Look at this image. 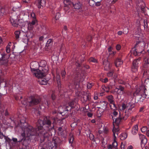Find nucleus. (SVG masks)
<instances>
[{"instance_id":"nucleus-1","label":"nucleus","mask_w":149,"mask_h":149,"mask_svg":"<svg viewBox=\"0 0 149 149\" xmlns=\"http://www.w3.org/2000/svg\"><path fill=\"white\" fill-rule=\"evenodd\" d=\"M21 123L24 124L25 123L26 125H23L22 126V129L24 130V132L21 134L22 138L19 141V143L22 142L23 140L24 139L25 136L30 137L31 136L35 135H39L40 134L44 136V138L47 137L45 135L47 133V130L50 131L54 128V125L53 124L52 125V123L47 118H45L42 120L39 119L38 120L37 124L38 128L34 129L32 126L28 125L26 123L25 120H21Z\"/></svg>"},{"instance_id":"nucleus-2","label":"nucleus","mask_w":149,"mask_h":149,"mask_svg":"<svg viewBox=\"0 0 149 149\" xmlns=\"http://www.w3.org/2000/svg\"><path fill=\"white\" fill-rule=\"evenodd\" d=\"M46 62L41 61L39 64L36 63H32L31 65V71L36 77H42L45 75L48 71V69L46 66Z\"/></svg>"},{"instance_id":"nucleus-3","label":"nucleus","mask_w":149,"mask_h":149,"mask_svg":"<svg viewBox=\"0 0 149 149\" xmlns=\"http://www.w3.org/2000/svg\"><path fill=\"white\" fill-rule=\"evenodd\" d=\"M145 43L143 41L139 42L137 43L133 48L131 52L135 56H141L145 53L144 50Z\"/></svg>"},{"instance_id":"nucleus-4","label":"nucleus","mask_w":149,"mask_h":149,"mask_svg":"<svg viewBox=\"0 0 149 149\" xmlns=\"http://www.w3.org/2000/svg\"><path fill=\"white\" fill-rule=\"evenodd\" d=\"M41 101L40 97H29L26 100H24L22 102V104L27 106L29 105L30 106H32L39 104Z\"/></svg>"},{"instance_id":"nucleus-5","label":"nucleus","mask_w":149,"mask_h":149,"mask_svg":"<svg viewBox=\"0 0 149 149\" xmlns=\"http://www.w3.org/2000/svg\"><path fill=\"white\" fill-rule=\"evenodd\" d=\"M134 107L135 104L132 102H130L126 104L123 103L120 108L123 110L127 108L126 111H129V113H131L132 112L133 109Z\"/></svg>"},{"instance_id":"nucleus-6","label":"nucleus","mask_w":149,"mask_h":149,"mask_svg":"<svg viewBox=\"0 0 149 149\" xmlns=\"http://www.w3.org/2000/svg\"><path fill=\"white\" fill-rule=\"evenodd\" d=\"M141 57H140L137 59H135L133 61L132 65L131 67L132 71L134 72H136L137 71L139 65L141 63Z\"/></svg>"},{"instance_id":"nucleus-7","label":"nucleus","mask_w":149,"mask_h":149,"mask_svg":"<svg viewBox=\"0 0 149 149\" xmlns=\"http://www.w3.org/2000/svg\"><path fill=\"white\" fill-rule=\"evenodd\" d=\"M114 91L118 95L124 94L127 93V90L124 87L121 85L117 86L114 89Z\"/></svg>"},{"instance_id":"nucleus-8","label":"nucleus","mask_w":149,"mask_h":149,"mask_svg":"<svg viewBox=\"0 0 149 149\" xmlns=\"http://www.w3.org/2000/svg\"><path fill=\"white\" fill-rule=\"evenodd\" d=\"M119 130L118 128V127L117 128H114V127L112 130L113 136L114 137V141L112 143V146L115 147L117 146L118 145L117 142L116 141H115V140L116 138V134L117 136L118 135Z\"/></svg>"},{"instance_id":"nucleus-9","label":"nucleus","mask_w":149,"mask_h":149,"mask_svg":"<svg viewBox=\"0 0 149 149\" xmlns=\"http://www.w3.org/2000/svg\"><path fill=\"white\" fill-rule=\"evenodd\" d=\"M139 139L141 141V146L142 147L145 146L146 144L147 141V139L146 138L145 136L141 134H139Z\"/></svg>"},{"instance_id":"nucleus-10","label":"nucleus","mask_w":149,"mask_h":149,"mask_svg":"<svg viewBox=\"0 0 149 149\" xmlns=\"http://www.w3.org/2000/svg\"><path fill=\"white\" fill-rule=\"evenodd\" d=\"M91 99V96L89 93H85L81 98V100L83 102H86L87 100H90Z\"/></svg>"},{"instance_id":"nucleus-11","label":"nucleus","mask_w":149,"mask_h":149,"mask_svg":"<svg viewBox=\"0 0 149 149\" xmlns=\"http://www.w3.org/2000/svg\"><path fill=\"white\" fill-rule=\"evenodd\" d=\"M75 103V102L72 101L69 103L68 104L67 107H65V110H69L74 107V106Z\"/></svg>"},{"instance_id":"nucleus-12","label":"nucleus","mask_w":149,"mask_h":149,"mask_svg":"<svg viewBox=\"0 0 149 149\" xmlns=\"http://www.w3.org/2000/svg\"><path fill=\"white\" fill-rule=\"evenodd\" d=\"M5 55L3 54L2 55V58L0 60V64L4 65L5 66H7L8 62V60L7 59H5Z\"/></svg>"},{"instance_id":"nucleus-13","label":"nucleus","mask_w":149,"mask_h":149,"mask_svg":"<svg viewBox=\"0 0 149 149\" xmlns=\"http://www.w3.org/2000/svg\"><path fill=\"white\" fill-rule=\"evenodd\" d=\"M25 34V39H26L27 40H28L30 38H32L33 35L32 31L30 30L27 31Z\"/></svg>"},{"instance_id":"nucleus-14","label":"nucleus","mask_w":149,"mask_h":149,"mask_svg":"<svg viewBox=\"0 0 149 149\" xmlns=\"http://www.w3.org/2000/svg\"><path fill=\"white\" fill-rule=\"evenodd\" d=\"M45 75L42 77H37L39 78L38 81L40 84L43 85H45L47 84V81L46 79L43 78Z\"/></svg>"},{"instance_id":"nucleus-15","label":"nucleus","mask_w":149,"mask_h":149,"mask_svg":"<svg viewBox=\"0 0 149 149\" xmlns=\"http://www.w3.org/2000/svg\"><path fill=\"white\" fill-rule=\"evenodd\" d=\"M103 64L104 67V69L107 70L109 69L111 66L110 63L107 60H104L103 62Z\"/></svg>"},{"instance_id":"nucleus-16","label":"nucleus","mask_w":149,"mask_h":149,"mask_svg":"<svg viewBox=\"0 0 149 149\" xmlns=\"http://www.w3.org/2000/svg\"><path fill=\"white\" fill-rule=\"evenodd\" d=\"M114 63L116 67H118L123 64V61L121 60V59L117 58L115 60Z\"/></svg>"},{"instance_id":"nucleus-17","label":"nucleus","mask_w":149,"mask_h":149,"mask_svg":"<svg viewBox=\"0 0 149 149\" xmlns=\"http://www.w3.org/2000/svg\"><path fill=\"white\" fill-rule=\"evenodd\" d=\"M130 113L129 111H126V110L125 112L122 115H121V117L123 119L126 120L128 117Z\"/></svg>"},{"instance_id":"nucleus-18","label":"nucleus","mask_w":149,"mask_h":149,"mask_svg":"<svg viewBox=\"0 0 149 149\" xmlns=\"http://www.w3.org/2000/svg\"><path fill=\"white\" fill-rule=\"evenodd\" d=\"M45 0H40L38 1V6L39 8H40L41 7L44 6L45 5Z\"/></svg>"},{"instance_id":"nucleus-19","label":"nucleus","mask_w":149,"mask_h":149,"mask_svg":"<svg viewBox=\"0 0 149 149\" xmlns=\"http://www.w3.org/2000/svg\"><path fill=\"white\" fill-rule=\"evenodd\" d=\"M67 105L63 106V107L61 106L59 107L58 108V111L61 114H62V113L66 111H68V110H65V107H67Z\"/></svg>"},{"instance_id":"nucleus-20","label":"nucleus","mask_w":149,"mask_h":149,"mask_svg":"<svg viewBox=\"0 0 149 149\" xmlns=\"http://www.w3.org/2000/svg\"><path fill=\"white\" fill-rule=\"evenodd\" d=\"M58 139L57 137H54L53 138L52 143L54 144V146L56 147L57 146Z\"/></svg>"},{"instance_id":"nucleus-21","label":"nucleus","mask_w":149,"mask_h":149,"mask_svg":"<svg viewBox=\"0 0 149 149\" xmlns=\"http://www.w3.org/2000/svg\"><path fill=\"white\" fill-rule=\"evenodd\" d=\"M10 21L13 26L16 27H18V24L17 23L16 21L12 17H10Z\"/></svg>"},{"instance_id":"nucleus-22","label":"nucleus","mask_w":149,"mask_h":149,"mask_svg":"<svg viewBox=\"0 0 149 149\" xmlns=\"http://www.w3.org/2000/svg\"><path fill=\"white\" fill-rule=\"evenodd\" d=\"M138 126L136 125L133 128L132 130V133L133 135L136 134L138 131Z\"/></svg>"},{"instance_id":"nucleus-23","label":"nucleus","mask_w":149,"mask_h":149,"mask_svg":"<svg viewBox=\"0 0 149 149\" xmlns=\"http://www.w3.org/2000/svg\"><path fill=\"white\" fill-rule=\"evenodd\" d=\"M107 98L110 103H113L114 101V99L113 96L111 95H109L107 97Z\"/></svg>"},{"instance_id":"nucleus-24","label":"nucleus","mask_w":149,"mask_h":149,"mask_svg":"<svg viewBox=\"0 0 149 149\" xmlns=\"http://www.w3.org/2000/svg\"><path fill=\"white\" fill-rule=\"evenodd\" d=\"M82 4L80 2H77L73 4L74 8L76 9H79L81 7Z\"/></svg>"},{"instance_id":"nucleus-25","label":"nucleus","mask_w":149,"mask_h":149,"mask_svg":"<svg viewBox=\"0 0 149 149\" xmlns=\"http://www.w3.org/2000/svg\"><path fill=\"white\" fill-rule=\"evenodd\" d=\"M52 45V40L51 39H49L48 40L46 43V47L50 48Z\"/></svg>"},{"instance_id":"nucleus-26","label":"nucleus","mask_w":149,"mask_h":149,"mask_svg":"<svg viewBox=\"0 0 149 149\" xmlns=\"http://www.w3.org/2000/svg\"><path fill=\"white\" fill-rule=\"evenodd\" d=\"M56 80L58 87H60L61 86V82L60 81V76L58 74H56Z\"/></svg>"},{"instance_id":"nucleus-27","label":"nucleus","mask_w":149,"mask_h":149,"mask_svg":"<svg viewBox=\"0 0 149 149\" xmlns=\"http://www.w3.org/2000/svg\"><path fill=\"white\" fill-rule=\"evenodd\" d=\"M120 115L118 118H116L115 120V123L118 125L120 123V122L121 120L123 119L121 117V115H120Z\"/></svg>"},{"instance_id":"nucleus-28","label":"nucleus","mask_w":149,"mask_h":149,"mask_svg":"<svg viewBox=\"0 0 149 149\" xmlns=\"http://www.w3.org/2000/svg\"><path fill=\"white\" fill-rule=\"evenodd\" d=\"M141 89L143 88V93L145 95V96L149 97V91H147L146 89L145 88V87L143 86L141 87Z\"/></svg>"},{"instance_id":"nucleus-29","label":"nucleus","mask_w":149,"mask_h":149,"mask_svg":"<svg viewBox=\"0 0 149 149\" xmlns=\"http://www.w3.org/2000/svg\"><path fill=\"white\" fill-rule=\"evenodd\" d=\"M110 104V106L111 109H113V110H115L117 109V107L114 103V102L113 103L112 102Z\"/></svg>"},{"instance_id":"nucleus-30","label":"nucleus","mask_w":149,"mask_h":149,"mask_svg":"<svg viewBox=\"0 0 149 149\" xmlns=\"http://www.w3.org/2000/svg\"><path fill=\"white\" fill-rule=\"evenodd\" d=\"M127 137V135L126 133H122L120 134V139L122 140H124Z\"/></svg>"},{"instance_id":"nucleus-31","label":"nucleus","mask_w":149,"mask_h":149,"mask_svg":"<svg viewBox=\"0 0 149 149\" xmlns=\"http://www.w3.org/2000/svg\"><path fill=\"white\" fill-rule=\"evenodd\" d=\"M34 25L29 22L28 25V30H32L34 27Z\"/></svg>"},{"instance_id":"nucleus-32","label":"nucleus","mask_w":149,"mask_h":149,"mask_svg":"<svg viewBox=\"0 0 149 149\" xmlns=\"http://www.w3.org/2000/svg\"><path fill=\"white\" fill-rule=\"evenodd\" d=\"M89 61L90 62H92L94 63H97V60L93 57L90 58L89 59Z\"/></svg>"},{"instance_id":"nucleus-33","label":"nucleus","mask_w":149,"mask_h":149,"mask_svg":"<svg viewBox=\"0 0 149 149\" xmlns=\"http://www.w3.org/2000/svg\"><path fill=\"white\" fill-rule=\"evenodd\" d=\"M95 2V1H94V0H89L88 3L91 6H93L94 5Z\"/></svg>"},{"instance_id":"nucleus-34","label":"nucleus","mask_w":149,"mask_h":149,"mask_svg":"<svg viewBox=\"0 0 149 149\" xmlns=\"http://www.w3.org/2000/svg\"><path fill=\"white\" fill-rule=\"evenodd\" d=\"M144 25L143 26L144 29H147L148 28V22L147 20H144L143 21Z\"/></svg>"},{"instance_id":"nucleus-35","label":"nucleus","mask_w":149,"mask_h":149,"mask_svg":"<svg viewBox=\"0 0 149 149\" xmlns=\"http://www.w3.org/2000/svg\"><path fill=\"white\" fill-rule=\"evenodd\" d=\"M20 33V32L19 31H16L15 32V37L17 39L19 38Z\"/></svg>"},{"instance_id":"nucleus-36","label":"nucleus","mask_w":149,"mask_h":149,"mask_svg":"<svg viewBox=\"0 0 149 149\" xmlns=\"http://www.w3.org/2000/svg\"><path fill=\"white\" fill-rule=\"evenodd\" d=\"M5 12V9L3 8H0V15L3 16Z\"/></svg>"},{"instance_id":"nucleus-37","label":"nucleus","mask_w":149,"mask_h":149,"mask_svg":"<svg viewBox=\"0 0 149 149\" xmlns=\"http://www.w3.org/2000/svg\"><path fill=\"white\" fill-rule=\"evenodd\" d=\"M102 0H99L98 1H95V5L97 6H99L101 5V2Z\"/></svg>"},{"instance_id":"nucleus-38","label":"nucleus","mask_w":149,"mask_h":149,"mask_svg":"<svg viewBox=\"0 0 149 149\" xmlns=\"http://www.w3.org/2000/svg\"><path fill=\"white\" fill-rule=\"evenodd\" d=\"M10 45L8 44L6 47V51L7 53H9L10 52Z\"/></svg>"},{"instance_id":"nucleus-39","label":"nucleus","mask_w":149,"mask_h":149,"mask_svg":"<svg viewBox=\"0 0 149 149\" xmlns=\"http://www.w3.org/2000/svg\"><path fill=\"white\" fill-rule=\"evenodd\" d=\"M23 145H24L25 147H27L28 145V143L27 141L25 139H23Z\"/></svg>"},{"instance_id":"nucleus-40","label":"nucleus","mask_w":149,"mask_h":149,"mask_svg":"<svg viewBox=\"0 0 149 149\" xmlns=\"http://www.w3.org/2000/svg\"><path fill=\"white\" fill-rule=\"evenodd\" d=\"M61 14L59 13H56L55 17L56 20L58 19L60 17Z\"/></svg>"},{"instance_id":"nucleus-41","label":"nucleus","mask_w":149,"mask_h":149,"mask_svg":"<svg viewBox=\"0 0 149 149\" xmlns=\"http://www.w3.org/2000/svg\"><path fill=\"white\" fill-rule=\"evenodd\" d=\"M141 91V88H136L135 92L134 93V94H136V95H137L140 92V91Z\"/></svg>"},{"instance_id":"nucleus-42","label":"nucleus","mask_w":149,"mask_h":149,"mask_svg":"<svg viewBox=\"0 0 149 149\" xmlns=\"http://www.w3.org/2000/svg\"><path fill=\"white\" fill-rule=\"evenodd\" d=\"M147 130V127H146L145 126L143 127L141 129V131L143 132H146Z\"/></svg>"},{"instance_id":"nucleus-43","label":"nucleus","mask_w":149,"mask_h":149,"mask_svg":"<svg viewBox=\"0 0 149 149\" xmlns=\"http://www.w3.org/2000/svg\"><path fill=\"white\" fill-rule=\"evenodd\" d=\"M66 74V72L65 70H62L61 72V75L63 78H64Z\"/></svg>"},{"instance_id":"nucleus-44","label":"nucleus","mask_w":149,"mask_h":149,"mask_svg":"<svg viewBox=\"0 0 149 149\" xmlns=\"http://www.w3.org/2000/svg\"><path fill=\"white\" fill-rule=\"evenodd\" d=\"M89 137L90 139L91 140H93L94 138V137L93 134L92 133H90L89 135Z\"/></svg>"},{"instance_id":"nucleus-45","label":"nucleus","mask_w":149,"mask_h":149,"mask_svg":"<svg viewBox=\"0 0 149 149\" xmlns=\"http://www.w3.org/2000/svg\"><path fill=\"white\" fill-rule=\"evenodd\" d=\"M36 22H37V20L36 19H33L32 20L31 22H30L29 23H30V24H31L34 25Z\"/></svg>"},{"instance_id":"nucleus-46","label":"nucleus","mask_w":149,"mask_h":149,"mask_svg":"<svg viewBox=\"0 0 149 149\" xmlns=\"http://www.w3.org/2000/svg\"><path fill=\"white\" fill-rule=\"evenodd\" d=\"M93 83H88L87 85V88L88 89H90L91 88L92 85H93Z\"/></svg>"},{"instance_id":"nucleus-47","label":"nucleus","mask_w":149,"mask_h":149,"mask_svg":"<svg viewBox=\"0 0 149 149\" xmlns=\"http://www.w3.org/2000/svg\"><path fill=\"white\" fill-rule=\"evenodd\" d=\"M144 61H145V64L147 65L149 64V59L146 58L144 59Z\"/></svg>"},{"instance_id":"nucleus-48","label":"nucleus","mask_w":149,"mask_h":149,"mask_svg":"<svg viewBox=\"0 0 149 149\" xmlns=\"http://www.w3.org/2000/svg\"><path fill=\"white\" fill-rule=\"evenodd\" d=\"M21 139L19 140L18 141H17V138H12V140L14 143H16L17 142H19V141Z\"/></svg>"},{"instance_id":"nucleus-49","label":"nucleus","mask_w":149,"mask_h":149,"mask_svg":"<svg viewBox=\"0 0 149 149\" xmlns=\"http://www.w3.org/2000/svg\"><path fill=\"white\" fill-rule=\"evenodd\" d=\"M22 22V21H19L18 24L19 25L22 26H24L25 25V23L24 22Z\"/></svg>"},{"instance_id":"nucleus-50","label":"nucleus","mask_w":149,"mask_h":149,"mask_svg":"<svg viewBox=\"0 0 149 149\" xmlns=\"http://www.w3.org/2000/svg\"><path fill=\"white\" fill-rule=\"evenodd\" d=\"M77 126V123L76 122L73 123L71 125V127L73 128L76 127Z\"/></svg>"},{"instance_id":"nucleus-51","label":"nucleus","mask_w":149,"mask_h":149,"mask_svg":"<svg viewBox=\"0 0 149 149\" xmlns=\"http://www.w3.org/2000/svg\"><path fill=\"white\" fill-rule=\"evenodd\" d=\"M23 2L24 3H30V0H22Z\"/></svg>"},{"instance_id":"nucleus-52","label":"nucleus","mask_w":149,"mask_h":149,"mask_svg":"<svg viewBox=\"0 0 149 149\" xmlns=\"http://www.w3.org/2000/svg\"><path fill=\"white\" fill-rule=\"evenodd\" d=\"M127 93H126V94H124L125 96H126L127 95L128 96H130L131 95V93L130 91H127Z\"/></svg>"},{"instance_id":"nucleus-53","label":"nucleus","mask_w":149,"mask_h":149,"mask_svg":"<svg viewBox=\"0 0 149 149\" xmlns=\"http://www.w3.org/2000/svg\"><path fill=\"white\" fill-rule=\"evenodd\" d=\"M49 103L48 101L47 100L46 101V102L45 104H43V105L44 107H46L48 106Z\"/></svg>"},{"instance_id":"nucleus-54","label":"nucleus","mask_w":149,"mask_h":149,"mask_svg":"<svg viewBox=\"0 0 149 149\" xmlns=\"http://www.w3.org/2000/svg\"><path fill=\"white\" fill-rule=\"evenodd\" d=\"M116 48L118 50H120L121 48V46L119 44L117 45L116 46Z\"/></svg>"},{"instance_id":"nucleus-55","label":"nucleus","mask_w":149,"mask_h":149,"mask_svg":"<svg viewBox=\"0 0 149 149\" xmlns=\"http://www.w3.org/2000/svg\"><path fill=\"white\" fill-rule=\"evenodd\" d=\"M113 75V72H110L107 74V75L108 77H111Z\"/></svg>"},{"instance_id":"nucleus-56","label":"nucleus","mask_w":149,"mask_h":149,"mask_svg":"<svg viewBox=\"0 0 149 149\" xmlns=\"http://www.w3.org/2000/svg\"><path fill=\"white\" fill-rule=\"evenodd\" d=\"M51 97L52 100H54L56 98V96L54 93H53L51 95Z\"/></svg>"},{"instance_id":"nucleus-57","label":"nucleus","mask_w":149,"mask_h":149,"mask_svg":"<svg viewBox=\"0 0 149 149\" xmlns=\"http://www.w3.org/2000/svg\"><path fill=\"white\" fill-rule=\"evenodd\" d=\"M31 16L33 18V19H36V15L34 13H31Z\"/></svg>"},{"instance_id":"nucleus-58","label":"nucleus","mask_w":149,"mask_h":149,"mask_svg":"<svg viewBox=\"0 0 149 149\" xmlns=\"http://www.w3.org/2000/svg\"><path fill=\"white\" fill-rule=\"evenodd\" d=\"M108 81V79L107 78H105L104 79H103L102 81V82L104 83H106Z\"/></svg>"},{"instance_id":"nucleus-59","label":"nucleus","mask_w":149,"mask_h":149,"mask_svg":"<svg viewBox=\"0 0 149 149\" xmlns=\"http://www.w3.org/2000/svg\"><path fill=\"white\" fill-rule=\"evenodd\" d=\"M60 47V48L59 50H60V51H61L62 50V49L63 47V44L62 43L61 44Z\"/></svg>"},{"instance_id":"nucleus-60","label":"nucleus","mask_w":149,"mask_h":149,"mask_svg":"<svg viewBox=\"0 0 149 149\" xmlns=\"http://www.w3.org/2000/svg\"><path fill=\"white\" fill-rule=\"evenodd\" d=\"M98 97L97 94H95L94 97V99L95 100H97L98 99Z\"/></svg>"},{"instance_id":"nucleus-61","label":"nucleus","mask_w":149,"mask_h":149,"mask_svg":"<svg viewBox=\"0 0 149 149\" xmlns=\"http://www.w3.org/2000/svg\"><path fill=\"white\" fill-rule=\"evenodd\" d=\"M73 138H71L70 139H69V142L70 143H72L73 142Z\"/></svg>"},{"instance_id":"nucleus-62","label":"nucleus","mask_w":149,"mask_h":149,"mask_svg":"<svg viewBox=\"0 0 149 149\" xmlns=\"http://www.w3.org/2000/svg\"><path fill=\"white\" fill-rule=\"evenodd\" d=\"M88 116L89 117H91L92 116V113L89 112L87 114Z\"/></svg>"},{"instance_id":"nucleus-63","label":"nucleus","mask_w":149,"mask_h":149,"mask_svg":"<svg viewBox=\"0 0 149 149\" xmlns=\"http://www.w3.org/2000/svg\"><path fill=\"white\" fill-rule=\"evenodd\" d=\"M113 147V146L111 145H109L107 146V148L108 149H111Z\"/></svg>"},{"instance_id":"nucleus-64","label":"nucleus","mask_w":149,"mask_h":149,"mask_svg":"<svg viewBox=\"0 0 149 149\" xmlns=\"http://www.w3.org/2000/svg\"><path fill=\"white\" fill-rule=\"evenodd\" d=\"M113 114L114 116H116V115H117L118 112L114 111L113 113Z\"/></svg>"}]
</instances>
